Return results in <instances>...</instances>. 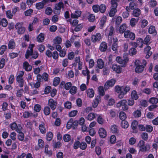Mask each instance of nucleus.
<instances>
[{"label": "nucleus", "mask_w": 158, "mask_h": 158, "mask_svg": "<svg viewBox=\"0 0 158 158\" xmlns=\"http://www.w3.org/2000/svg\"><path fill=\"white\" fill-rule=\"evenodd\" d=\"M15 80L14 76L13 74H11L10 75L8 78V83L10 85H12Z\"/></svg>", "instance_id": "37998d69"}, {"label": "nucleus", "mask_w": 158, "mask_h": 158, "mask_svg": "<svg viewBox=\"0 0 158 158\" xmlns=\"http://www.w3.org/2000/svg\"><path fill=\"white\" fill-rule=\"evenodd\" d=\"M41 109V107L40 104H36L35 105L34 110L36 112H39Z\"/></svg>", "instance_id": "bf43d9fd"}, {"label": "nucleus", "mask_w": 158, "mask_h": 158, "mask_svg": "<svg viewBox=\"0 0 158 158\" xmlns=\"http://www.w3.org/2000/svg\"><path fill=\"white\" fill-rule=\"evenodd\" d=\"M16 47V43L13 39H11L8 42V48L10 49H14Z\"/></svg>", "instance_id": "f3484780"}, {"label": "nucleus", "mask_w": 158, "mask_h": 158, "mask_svg": "<svg viewBox=\"0 0 158 158\" xmlns=\"http://www.w3.org/2000/svg\"><path fill=\"white\" fill-rule=\"evenodd\" d=\"M60 82V78L58 77H56L54 79L53 81V85L55 86H56Z\"/></svg>", "instance_id": "69168bd1"}, {"label": "nucleus", "mask_w": 158, "mask_h": 158, "mask_svg": "<svg viewBox=\"0 0 158 158\" xmlns=\"http://www.w3.org/2000/svg\"><path fill=\"white\" fill-rule=\"evenodd\" d=\"M116 81L115 79L112 78L110 80L107 81L106 83L104 85V88L105 89H108L110 87H112L115 84Z\"/></svg>", "instance_id": "0eeeda50"}, {"label": "nucleus", "mask_w": 158, "mask_h": 158, "mask_svg": "<svg viewBox=\"0 0 158 158\" xmlns=\"http://www.w3.org/2000/svg\"><path fill=\"white\" fill-rule=\"evenodd\" d=\"M78 113V111L77 110H73L69 112V115L70 117H73L75 116Z\"/></svg>", "instance_id": "338daca9"}, {"label": "nucleus", "mask_w": 158, "mask_h": 158, "mask_svg": "<svg viewBox=\"0 0 158 158\" xmlns=\"http://www.w3.org/2000/svg\"><path fill=\"white\" fill-rule=\"evenodd\" d=\"M88 19L90 22H93L94 21L95 16L93 14H90L88 17Z\"/></svg>", "instance_id": "4d7b16f0"}, {"label": "nucleus", "mask_w": 158, "mask_h": 158, "mask_svg": "<svg viewBox=\"0 0 158 158\" xmlns=\"http://www.w3.org/2000/svg\"><path fill=\"white\" fill-rule=\"evenodd\" d=\"M138 124V122L136 120L133 121L131 125V128L132 129V132L134 133H136L138 132L137 126Z\"/></svg>", "instance_id": "ddd939ff"}, {"label": "nucleus", "mask_w": 158, "mask_h": 158, "mask_svg": "<svg viewBox=\"0 0 158 158\" xmlns=\"http://www.w3.org/2000/svg\"><path fill=\"white\" fill-rule=\"evenodd\" d=\"M33 53V51L29 50L27 49L26 51V54H25V57L26 59H28L30 56H31L32 55V53Z\"/></svg>", "instance_id": "13d9d810"}, {"label": "nucleus", "mask_w": 158, "mask_h": 158, "mask_svg": "<svg viewBox=\"0 0 158 158\" xmlns=\"http://www.w3.org/2000/svg\"><path fill=\"white\" fill-rule=\"evenodd\" d=\"M97 115V114H96L92 112L90 113L85 117V118L86 120L91 121L93 120L96 118Z\"/></svg>", "instance_id": "a211bd4d"}, {"label": "nucleus", "mask_w": 158, "mask_h": 158, "mask_svg": "<svg viewBox=\"0 0 158 158\" xmlns=\"http://www.w3.org/2000/svg\"><path fill=\"white\" fill-rule=\"evenodd\" d=\"M136 67L135 69V72L137 73H139L143 71L144 68V66L139 65L137 63H135Z\"/></svg>", "instance_id": "2eb2a0df"}, {"label": "nucleus", "mask_w": 158, "mask_h": 158, "mask_svg": "<svg viewBox=\"0 0 158 158\" xmlns=\"http://www.w3.org/2000/svg\"><path fill=\"white\" fill-rule=\"evenodd\" d=\"M150 146L149 144H147L146 145H144L141 147L140 148V149L139 150L140 151H141L142 152H146L147 149H149L150 148Z\"/></svg>", "instance_id": "864d4df0"}, {"label": "nucleus", "mask_w": 158, "mask_h": 158, "mask_svg": "<svg viewBox=\"0 0 158 158\" xmlns=\"http://www.w3.org/2000/svg\"><path fill=\"white\" fill-rule=\"evenodd\" d=\"M127 86V85L125 87L124 86L121 87L119 85H116L114 88L115 91L117 93L119 94L118 98L121 99L123 98L124 95L127 94V92L128 91V89Z\"/></svg>", "instance_id": "f257e3e1"}, {"label": "nucleus", "mask_w": 158, "mask_h": 158, "mask_svg": "<svg viewBox=\"0 0 158 158\" xmlns=\"http://www.w3.org/2000/svg\"><path fill=\"white\" fill-rule=\"evenodd\" d=\"M148 32L149 34H153L154 35H156L157 34V31L155 27L152 25H151L149 27L148 29Z\"/></svg>", "instance_id": "a878e982"}, {"label": "nucleus", "mask_w": 158, "mask_h": 158, "mask_svg": "<svg viewBox=\"0 0 158 158\" xmlns=\"http://www.w3.org/2000/svg\"><path fill=\"white\" fill-rule=\"evenodd\" d=\"M44 6L41 2L36 3L35 4L36 8L38 10L42 9L44 8Z\"/></svg>", "instance_id": "79ce46f5"}, {"label": "nucleus", "mask_w": 158, "mask_h": 158, "mask_svg": "<svg viewBox=\"0 0 158 158\" xmlns=\"http://www.w3.org/2000/svg\"><path fill=\"white\" fill-rule=\"evenodd\" d=\"M111 9L109 13V16L112 17L115 15L117 11V8L118 4H114L111 3Z\"/></svg>", "instance_id": "423d86ee"}, {"label": "nucleus", "mask_w": 158, "mask_h": 158, "mask_svg": "<svg viewBox=\"0 0 158 158\" xmlns=\"http://www.w3.org/2000/svg\"><path fill=\"white\" fill-rule=\"evenodd\" d=\"M112 69L114 71L118 73H121L122 71V69L120 66L117 64H113L112 66Z\"/></svg>", "instance_id": "4468645a"}, {"label": "nucleus", "mask_w": 158, "mask_h": 158, "mask_svg": "<svg viewBox=\"0 0 158 158\" xmlns=\"http://www.w3.org/2000/svg\"><path fill=\"white\" fill-rule=\"evenodd\" d=\"M50 107L48 106H46L44 107V114L46 115H48L50 113Z\"/></svg>", "instance_id": "ea45409f"}, {"label": "nucleus", "mask_w": 158, "mask_h": 158, "mask_svg": "<svg viewBox=\"0 0 158 158\" xmlns=\"http://www.w3.org/2000/svg\"><path fill=\"white\" fill-rule=\"evenodd\" d=\"M114 19L115 21V23L116 26H119V25L121 23L122 21V18L121 16H115Z\"/></svg>", "instance_id": "bb28decb"}, {"label": "nucleus", "mask_w": 158, "mask_h": 158, "mask_svg": "<svg viewBox=\"0 0 158 158\" xmlns=\"http://www.w3.org/2000/svg\"><path fill=\"white\" fill-rule=\"evenodd\" d=\"M8 24V22L6 19L5 18L2 19L0 18V26L2 25L3 27H6Z\"/></svg>", "instance_id": "c85d7f7f"}, {"label": "nucleus", "mask_w": 158, "mask_h": 158, "mask_svg": "<svg viewBox=\"0 0 158 158\" xmlns=\"http://www.w3.org/2000/svg\"><path fill=\"white\" fill-rule=\"evenodd\" d=\"M98 132L100 137L102 138H105L106 136V131L103 127L99 129Z\"/></svg>", "instance_id": "f8f14e48"}, {"label": "nucleus", "mask_w": 158, "mask_h": 158, "mask_svg": "<svg viewBox=\"0 0 158 158\" xmlns=\"http://www.w3.org/2000/svg\"><path fill=\"white\" fill-rule=\"evenodd\" d=\"M23 129L19 130V131L17 132L19 133L18 136V139L20 141H23L24 138V134L22 132Z\"/></svg>", "instance_id": "cd10ccee"}, {"label": "nucleus", "mask_w": 158, "mask_h": 158, "mask_svg": "<svg viewBox=\"0 0 158 158\" xmlns=\"http://www.w3.org/2000/svg\"><path fill=\"white\" fill-rule=\"evenodd\" d=\"M7 46L5 45H2L0 47V55H2L7 49Z\"/></svg>", "instance_id": "3c124183"}, {"label": "nucleus", "mask_w": 158, "mask_h": 158, "mask_svg": "<svg viewBox=\"0 0 158 158\" xmlns=\"http://www.w3.org/2000/svg\"><path fill=\"white\" fill-rule=\"evenodd\" d=\"M45 13L48 15H50L52 12V10L50 7H48L45 10Z\"/></svg>", "instance_id": "774afa93"}, {"label": "nucleus", "mask_w": 158, "mask_h": 158, "mask_svg": "<svg viewBox=\"0 0 158 158\" xmlns=\"http://www.w3.org/2000/svg\"><path fill=\"white\" fill-rule=\"evenodd\" d=\"M64 7V5L63 2H60L57 4H56L55 6V9L56 10H61L62 8Z\"/></svg>", "instance_id": "2f4dec72"}, {"label": "nucleus", "mask_w": 158, "mask_h": 158, "mask_svg": "<svg viewBox=\"0 0 158 158\" xmlns=\"http://www.w3.org/2000/svg\"><path fill=\"white\" fill-rule=\"evenodd\" d=\"M106 16H103L101 19L99 24L101 27H103L106 22Z\"/></svg>", "instance_id": "c03bdc74"}, {"label": "nucleus", "mask_w": 158, "mask_h": 158, "mask_svg": "<svg viewBox=\"0 0 158 158\" xmlns=\"http://www.w3.org/2000/svg\"><path fill=\"white\" fill-rule=\"evenodd\" d=\"M123 58L124 59L120 56H118L116 57V60L118 63L121 64L122 67H124L128 61V54L125 52L123 54Z\"/></svg>", "instance_id": "f03ea898"}, {"label": "nucleus", "mask_w": 158, "mask_h": 158, "mask_svg": "<svg viewBox=\"0 0 158 158\" xmlns=\"http://www.w3.org/2000/svg\"><path fill=\"white\" fill-rule=\"evenodd\" d=\"M149 102L153 104L156 105L158 103V99L154 97L151 98L149 99Z\"/></svg>", "instance_id": "de8ad7c7"}, {"label": "nucleus", "mask_w": 158, "mask_h": 158, "mask_svg": "<svg viewBox=\"0 0 158 158\" xmlns=\"http://www.w3.org/2000/svg\"><path fill=\"white\" fill-rule=\"evenodd\" d=\"M138 21V20L135 18H132L130 21V24L132 27H134L135 26L136 23H137Z\"/></svg>", "instance_id": "5fc2aeb1"}, {"label": "nucleus", "mask_w": 158, "mask_h": 158, "mask_svg": "<svg viewBox=\"0 0 158 158\" xmlns=\"http://www.w3.org/2000/svg\"><path fill=\"white\" fill-rule=\"evenodd\" d=\"M23 68L27 71H30L32 69V66L30 65L28 63L27 61H25L23 62Z\"/></svg>", "instance_id": "aec40b11"}, {"label": "nucleus", "mask_w": 158, "mask_h": 158, "mask_svg": "<svg viewBox=\"0 0 158 158\" xmlns=\"http://www.w3.org/2000/svg\"><path fill=\"white\" fill-rule=\"evenodd\" d=\"M99 11L102 13H104L106 10V6L104 4H101L99 5Z\"/></svg>", "instance_id": "4c0bfd02"}, {"label": "nucleus", "mask_w": 158, "mask_h": 158, "mask_svg": "<svg viewBox=\"0 0 158 158\" xmlns=\"http://www.w3.org/2000/svg\"><path fill=\"white\" fill-rule=\"evenodd\" d=\"M16 80L20 87L22 88L23 86L24 80L23 78H16Z\"/></svg>", "instance_id": "f704fd0d"}, {"label": "nucleus", "mask_w": 158, "mask_h": 158, "mask_svg": "<svg viewBox=\"0 0 158 158\" xmlns=\"http://www.w3.org/2000/svg\"><path fill=\"white\" fill-rule=\"evenodd\" d=\"M98 67L100 69H102L104 68V63L102 59L101 58L98 59L97 61Z\"/></svg>", "instance_id": "4be33fe9"}, {"label": "nucleus", "mask_w": 158, "mask_h": 158, "mask_svg": "<svg viewBox=\"0 0 158 158\" xmlns=\"http://www.w3.org/2000/svg\"><path fill=\"white\" fill-rule=\"evenodd\" d=\"M81 11L80 10H75L74 13L71 14V17L72 18L77 19L81 16Z\"/></svg>", "instance_id": "6ab92c4d"}, {"label": "nucleus", "mask_w": 158, "mask_h": 158, "mask_svg": "<svg viewBox=\"0 0 158 158\" xmlns=\"http://www.w3.org/2000/svg\"><path fill=\"white\" fill-rule=\"evenodd\" d=\"M15 27L17 30V32L19 34H23L26 30L25 28L23 26V22L17 23L15 26Z\"/></svg>", "instance_id": "7ed1b4c3"}, {"label": "nucleus", "mask_w": 158, "mask_h": 158, "mask_svg": "<svg viewBox=\"0 0 158 158\" xmlns=\"http://www.w3.org/2000/svg\"><path fill=\"white\" fill-rule=\"evenodd\" d=\"M23 91V89H20L18 90L16 93V96L17 97L20 98L22 96Z\"/></svg>", "instance_id": "e2e57ef3"}, {"label": "nucleus", "mask_w": 158, "mask_h": 158, "mask_svg": "<svg viewBox=\"0 0 158 158\" xmlns=\"http://www.w3.org/2000/svg\"><path fill=\"white\" fill-rule=\"evenodd\" d=\"M107 48V43L106 42H102L100 44L99 49L101 52H104L106 51Z\"/></svg>", "instance_id": "dca6fc26"}, {"label": "nucleus", "mask_w": 158, "mask_h": 158, "mask_svg": "<svg viewBox=\"0 0 158 158\" xmlns=\"http://www.w3.org/2000/svg\"><path fill=\"white\" fill-rule=\"evenodd\" d=\"M101 39V35L99 33H97L96 35H92L91 40L93 43H95L97 42H99Z\"/></svg>", "instance_id": "1a4fd4ad"}, {"label": "nucleus", "mask_w": 158, "mask_h": 158, "mask_svg": "<svg viewBox=\"0 0 158 158\" xmlns=\"http://www.w3.org/2000/svg\"><path fill=\"white\" fill-rule=\"evenodd\" d=\"M101 99V97L99 96H97L95 98L94 103H92V106L94 108H96L97 106Z\"/></svg>", "instance_id": "b1692460"}, {"label": "nucleus", "mask_w": 158, "mask_h": 158, "mask_svg": "<svg viewBox=\"0 0 158 158\" xmlns=\"http://www.w3.org/2000/svg\"><path fill=\"white\" fill-rule=\"evenodd\" d=\"M126 24L125 23H123L119 27V32L120 33H123L125 31L126 29L127 28Z\"/></svg>", "instance_id": "e433bc0d"}, {"label": "nucleus", "mask_w": 158, "mask_h": 158, "mask_svg": "<svg viewBox=\"0 0 158 158\" xmlns=\"http://www.w3.org/2000/svg\"><path fill=\"white\" fill-rule=\"evenodd\" d=\"M131 97L132 99L135 100H137L139 98V96L137 94V92L135 90L132 91L131 94Z\"/></svg>", "instance_id": "58836bf2"}, {"label": "nucleus", "mask_w": 158, "mask_h": 158, "mask_svg": "<svg viewBox=\"0 0 158 158\" xmlns=\"http://www.w3.org/2000/svg\"><path fill=\"white\" fill-rule=\"evenodd\" d=\"M33 115V114L31 111L29 112L26 111L23 113V116L24 118H28L31 117Z\"/></svg>", "instance_id": "473e14b6"}, {"label": "nucleus", "mask_w": 158, "mask_h": 158, "mask_svg": "<svg viewBox=\"0 0 158 158\" xmlns=\"http://www.w3.org/2000/svg\"><path fill=\"white\" fill-rule=\"evenodd\" d=\"M10 126L12 130H15L16 132H18V131L19 132V130L23 129L22 127L20 124L17 125L15 122L11 123L10 125Z\"/></svg>", "instance_id": "20e7f679"}, {"label": "nucleus", "mask_w": 158, "mask_h": 158, "mask_svg": "<svg viewBox=\"0 0 158 158\" xmlns=\"http://www.w3.org/2000/svg\"><path fill=\"white\" fill-rule=\"evenodd\" d=\"M54 43L55 44H60L61 43L62 39L59 36H57L53 40Z\"/></svg>", "instance_id": "8fccbe9b"}, {"label": "nucleus", "mask_w": 158, "mask_h": 158, "mask_svg": "<svg viewBox=\"0 0 158 158\" xmlns=\"http://www.w3.org/2000/svg\"><path fill=\"white\" fill-rule=\"evenodd\" d=\"M121 125L123 128H127L128 127V123L125 120H123L121 123Z\"/></svg>", "instance_id": "6e6d98bb"}, {"label": "nucleus", "mask_w": 158, "mask_h": 158, "mask_svg": "<svg viewBox=\"0 0 158 158\" xmlns=\"http://www.w3.org/2000/svg\"><path fill=\"white\" fill-rule=\"evenodd\" d=\"M109 29V30H107L106 33L108 36H111L113 33L114 27L112 26H110Z\"/></svg>", "instance_id": "49530a36"}, {"label": "nucleus", "mask_w": 158, "mask_h": 158, "mask_svg": "<svg viewBox=\"0 0 158 158\" xmlns=\"http://www.w3.org/2000/svg\"><path fill=\"white\" fill-rule=\"evenodd\" d=\"M61 143L60 141H58L53 143V147L54 148H59L60 147Z\"/></svg>", "instance_id": "052dcab7"}, {"label": "nucleus", "mask_w": 158, "mask_h": 158, "mask_svg": "<svg viewBox=\"0 0 158 158\" xmlns=\"http://www.w3.org/2000/svg\"><path fill=\"white\" fill-rule=\"evenodd\" d=\"M49 146L48 144H46L45 147L44 153L47 155L51 156L52 154V151L51 150H48Z\"/></svg>", "instance_id": "5701e85b"}, {"label": "nucleus", "mask_w": 158, "mask_h": 158, "mask_svg": "<svg viewBox=\"0 0 158 158\" xmlns=\"http://www.w3.org/2000/svg\"><path fill=\"white\" fill-rule=\"evenodd\" d=\"M45 124L44 122H42L41 124L39 125V128L41 133L44 134L46 132Z\"/></svg>", "instance_id": "412c9836"}, {"label": "nucleus", "mask_w": 158, "mask_h": 158, "mask_svg": "<svg viewBox=\"0 0 158 158\" xmlns=\"http://www.w3.org/2000/svg\"><path fill=\"white\" fill-rule=\"evenodd\" d=\"M73 120V119L71 118L68 122L66 125V127L68 129H69L72 127Z\"/></svg>", "instance_id": "603ef678"}, {"label": "nucleus", "mask_w": 158, "mask_h": 158, "mask_svg": "<svg viewBox=\"0 0 158 158\" xmlns=\"http://www.w3.org/2000/svg\"><path fill=\"white\" fill-rule=\"evenodd\" d=\"M127 101L123 99L119 102L117 104V107H122V109L123 110H127L128 109V106L126 105Z\"/></svg>", "instance_id": "39448f33"}, {"label": "nucleus", "mask_w": 158, "mask_h": 158, "mask_svg": "<svg viewBox=\"0 0 158 158\" xmlns=\"http://www.w3.org/2000/svg\"><path fill=\"white\" fill-rule=\"evenodd\" d=\"M87 96L90 98H92L94 96V92L92 89H89L86 91Z\"/></svg>", "instance_id": "c756f323"}, {"label": "nucleus", "mask_w": 158, "mask_h": 158, "mask_svg": "<svg viewBox=\"0 0 158 158\" xmlns=\"http://www.w3.org/2000/svg\"><path fill=\"white\" fill-rule=\"evenodd\" d=\"M113 44L111 46V49L112 50L115 52L117 51V48L118 46V40L117 38H113Z\"/></svg>", "instance_id": "9d476101"}, {"label": "nucleus", "mask_w": 158, "mask_h": 158, "mask_svg": "<svg viewBox=\"0 0 158 158\" xmlns=\"http://www.w3.org/2000/svg\"><path fill=\"white\" fill-rule=\"evenodd\" d=\"M72 86V84L71 82H69L65 83V81H62L60 85V87L61 88H64L66 90H69Z\"/></svg>", "instance_id": "6e6552de"}, {"label": "nucleus", "mask_w": 158, "mask_h": 158, "mask_svg": "<svg viewBox=\"0 0 158 158\" xmlns=\"http://www.w3.org/2000/svg\"><path fill=\"white\" fill-rule=\"evenodd\" d=\"M57 102L52 98H50L48 100V105L53 110L55 109L56 105Z\"/></svg>", "instance_id": "9b49d317"}, {"label": "nucleus", "mask_w": 158, "mask_h": 158, "mask_svg": "<svg viewBox=\"0 0 158 158\" xmlns=\"http://www.w3.org/2000/svg\"><path fill=\"white\" fill-rule=\"evenodd\" d=\"M69 89V92L72 95H74L77 93V88L75 86H72Z\"/></svg>", "instance_id": "09e8293b"}, {"label": "nucleus", "mask_w": 158, "mask_h": 158, "mask_svg": "<svg viewBox=\"0 0 158 158\" xmlns=\"http://www.w3.org/2000/svg\"><path fill=\"white\" fill-rule=\"evenodd\" d=\"M44 141L41 139H40L38 140V145L39 148H42L44 147Z\"/></svg>", "instance_id": "0e129e2a"}, {"label": "nucleus", "mask_w": 158, "mask_h": 158, "mask_svg": "<svg viewBox=\"0 0 158 158\" xmlns=\"http://www.w3.org/2000/svg\"><path fill=\"white\" fill-rule=\"evenodd\" d=\"M44 40V34L43 33H40L36 37L37 41L39 43H41Z\"/></svg>", "instance_id": "393cba45"}, {"label": "nucleus", "mask_w": 158, "mask_h": 158, "mask_svg": "<svg viewBox=\"0 0 158 158\" xmlns=\"http://www.w3.org/2000/svg\"><path fill=\"white\" fill-rule=\"evenodd\" d=\"M53 136V133L51 131L47 132L46 135V140L49 141H51L52 139Z\"/></svg>", "instance_id": "72a5a7b5"}, {"label": "nucleus", "mask_w": 158, "mask_h": 158, "mask_svg": "<svg viewBox=\"0 0 158 158\" xmlns=\"http://www.w3.org/2000/svg\"><path fill=\"white\" fill-rule=\"evenodd\" d=\"M64 141L65 142H68L71 139V137L70 135L68 134L64 135L63 136Z\"/></svg>", "instance_id": "a18cd8bd"}, {"label": "nucleus", "mask_w": 158, "mask_h": 158, "mask_svg": "<svg viewBox=\"0 0 158 158\" xmlns=\"http://www.w3.org/2000/svg\"><path fill=\"white\" fill-rule=\"evenodd\" d=\"M141 14V11L139 9L135 8L133 11L132 15L135 17L139 16Z\"/></svg>", "instance_id": "c9c22d12"}, {"label": "nucleus", "mask_w": 158, "mask_h": 158, "mask_svg": "<svg viewBox=\"0 0 158 158\" xmlns=\"http://www.w3.org/2000/svg\"><path fill=\"white\" fill-rule=\"evenodd\" d=\"M119 118L122 121L125 120L127 118L126 114L123 111H121L119 114Z\"/></svg>", "instance_id": "a19ab883"}, {"label": "nucleus", "mask_w": 158, "mask_h": 158, "mask_svg": "<svg viewBox=\"0 0 158 158\" xmlns=\"http://www.w3.org/2000/svg\"><path fill=\"white\" fill-rule=\"evenodd\" d=\"M110 131L113 133H118V126L115 125H112L110 127Z\"/></svg>", "instance_id": "7c9ffc66"}, {"label": "nucleus", "mask_w": 158, "mask_h": 158, "mask_svg": "<svg viewBox=\"0 0 158 158\" xmlns=\"http://www.w3.org/2000/svg\"><path fill=\"white\" fill-rule=\"evenodd\" d=\"M99 5L98 4L94 5L92 6L93 11L95 13H98L99 11Z\"/></svg>", "instance_id": "680f3d73"}]
</instances>
